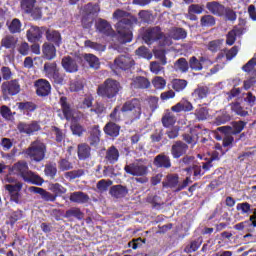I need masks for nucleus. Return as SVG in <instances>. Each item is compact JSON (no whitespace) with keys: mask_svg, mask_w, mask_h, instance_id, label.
<instances>
[{"mask_svg":"<svg viewBox=\"0 0 256 256\" xmlns=\"http://www.w3.org/2000/svg\"><path fill=\"white\" fill-rule=\"evenodd\" d=\"M113 19L118 21L116 32L119 43H131L133 41V31L131 29H133L134 25H139V19L121 9L113 13Z\"/></svg>","mask_w":256,"mask_h":256,"instance_id":"1","label":"nucleus"},{"mask_svg":"<svg viewBox=\"0 0 256 256\" xmlns=\"http://www.w3.org/2000/svg\"><path fill=\"white\" fill-rule=\"evenodd\" d=\"M13 175L23 178L26 183H33L34 185H41L43 179L33 171L29 170V165L25 161L16 162L10 169Z\"/></svg>","mask_w":256,"mask_h":256,"instance_id":"2","label":"nucleus"},{"mask_svg":"<svg viewBox=\"0 0 256 256\" xmlns=\"http://www.w3.org/2000/svg\"><path fill=\"white\" fill-rule=\"evenodd\" d=\"M142 39L146 45H153L155 41H159L160 39H163V45L169 46L173 44L171 37L165 36L159 26L147 28L142 34Z\"/></svg>","mask_w":256,"mask_h":256,"instance_id":"3","label":"nucleus"},{"mask_svg":"<svg viewBox=\"0 0 256 256\" xmlns=\"http://www.w3.org/2000/svg\"><path fill=\"white\" fill-rule=\"evenodd\" d=\"M121 90V84L117 80L108 78L103 84L99 85L97 88V93L99 97H105L106 99H113L119 95Z\"/></svg>","mask_w":256,"mask_h":256,"instance_id":"4","label":"nucleus"},{"mask_svg":"<svg viewBox=\"0 0 256 256\" xmlns=\"http://www.w3.org/2000/svg\"><path fill=\"white\" fill-rule=\"evenodd\" d=\"M121 111L133 123L141 117V101L139 99L128 100L122 105Z\"/></svg>","mask_w":256,"mask_h":256,"instance_id":"5","label":"nucleus"},{"mask_svg":"<svg viewBox=\"0 0 256 256\" xmlns=\"http://www.w3.org/2000/svg\"><path fill=\"white\" fill-rule=\"evenodd\" d=\"M124 171L128 173V175H133V177H141L136 178L137 183H147V181H149V179L145 177L147 173H149V168L140 162H133L126 165Z\"/></svg>","mask_w":256,"mask_h":256,"instance_id":"6","label":"nucleus"},{"mask_svg":"<svg viewBox=\"0 0 256 256\" xmlns=\"http://www.w3.org/2000/svg\"><path fill=\"white\" fill-rule=\"evenodd\" d=\"M26 155L31 159V161H36L39 163L45 159V153H47V147L45 144L39 140H36L30 144L28 149L25 151Z\"/></svg>","mask_w":256,"mask_h":256,"instance_id":"7","label":"nucleus"},{"mask_svg":"<svg viewBox=\"0 0 256 256\" xmlns=\"http://www.w3.org/2000/svg\"><path fill=\"white\" fill-rule=\"evenodd\" d=\"M21 9L33 19H41V7L37 5V0H21Z\"/></svg>","mask_w":256,"mask_h":256,"instance_id":"8","label":"nucleus"},{"mask_svg":"<svg viewBox=\"0 0 256 256\" xmlns=\"http://www.w3.org/2000/svg\"><path fill=\"white\" fill-rule=\"evenodd\" d=\"M135 66V60L129 55H120L114 60L112 69H121V71H129Z\"/></svg>","mask_w":256,"mask_h":256,"instance_id":"9","label":"nucleus"},{"mask_svg":"<svg viewBox=\"0 0 256 256\" xmlns=\"http://www.w3.org/2000/svg\"><path fill=\"white\" fill-rule=\"evenodd\" d=\"M2 93L11 96L19 95V93H21V84H19V80L14 79L2 83Z\"/></svg>","mask_w":256,"mask_h":256,"instance_id":"10","label":"nucleus"},{"mask_svg":"<svg viewBox=\"0 0 256 256\" xmlns=\"http://www.w3.org/2000/svg\"><path fill=\"white\" fill-rule=\"evenodd\" d=\"M187 151H189V145L181 140L175 141L170 149L173 159H179L183 157V155H187Z\"/></svg>","mask_w":256,"mask_h":256,"instance_id":"11","label":"nucleus"},{"mask_svg":"<svg viewBox=\"0 0 256 256\" xmlns=\"http://www.w3.org/2000/svg\"><path fill=\"white\" fill-rule=\"evenodd\" d=\"M245 125H247V122L245 121H234L232 122L231 126H222L218 127L217 131L220 133H232V135H239L241 131L245 129Z\"/></svg>","mask_w":256,"mask_h":256,"instance_id":"12","label":"nucleus"},{"mask_svg":"<svg viewBox=\"0 0 256 256\" xmlns=\"http://www.w3.org/2000/svg\"><path fill=\"white\" fill-rule=\"evenodd\" d=\"M28 191H30V193H36L37 195H40V197L43 201H47V202L50 201L53 203L54 201L57 200V194L48 192L47 190H45L43 188L31 186L28 188Z\"/></svg>","mask_w":256,"mask_h":256,"instance_id":"13","label":"nucleus"},{"mask_svg":"<svg viewBox=\"0 0 256 256\" xmlns=\"http://www.w3.org/2000/svg\"><path fill=\"white\" fill-rule=\"evenodd\" d=\"M17 129L20 133H25L26 135H31V133L40 131L41 125H39V122H37V121H32L30 124H27L25 122H20L17 126Z\"/></svg>","mask_w":256,"mask_h":256,"instance_id":"14","label":"nucleus"},{"mask_svg":"<svg viewBox=\"0 0 256 256\" xmlns=\"http://www.w3.org/2000/svg\"><path fill=\"white\" fill-rule=\"evenodd\" d=\"M36 93L39 97H47L51 93V83L45 79H39L35 82Z\"/></svg>","mask_w":256,"mask_h":256,"instance_id":"15","label":"nucleus"},{"mask_svg":"<svg viewBox=\"0 0 256 256\" xmlns=\"http://www.w3.org/2000/svg\"><path fill=\"white\" fill-rule=\"evenodd\" d=\"M61 65L66 73H77L79 71V65L77 64V60L71 58V56H66L62 58Z\"/></svg>","mask_w":256,"mask_h":256,"instance_id":"16","label":"nucleus"},{"mask_svg":"<svg viewBox=\"0 0 256 256\" xmlns=\"http://www.w3.org/2000/svg\"><path fill=\"white\" fill-rule=\"evenodd\" d=\"M17 43H19L18 37L7 34L1 39L0 47H4V49H10V51H15L17 48Z\"/></svg>","mask_w":256,"mask_h":256,"instance_id":"17","label":"nucleus"},{"mask_svg":"<svg viewBox=\"0 0 256 256\" xmlns=\"http://www.w3.org/2000/svg\"><path fill=\"white\" fill-rule=\"evenodd\" d=\"M119 149L115 146H111L106 150L105 161L108 165H115L119 161Z\"/></svg>","mask_w":256,"mask_h":256,"instance_id":"18","label":"nucleus"},{"mask_svg":"<svg viewBox=\"0 0 256 256\" xmlns=\"http://www.w3.org/2000/svg\"><path fill=\"white\" fill-rule=\"evenodd\" d=\"M42 53L47 61H53V59L57 57V49L55 48V45L49 42H45L42 45Z\"/></svg>","mask_w":256,"mask_h":256,"instance_id":"19","label":"nucleus"},{"mask_svg":"<svg viewBox=\"0 0 256 256\" xmlns=\"http://www.w3.org/2000/svg\"><path fill=\"white\" fill-rule=\"evenodd\" d=\"M69 199L71 203H78L79 205L89 203V195L81 191L70 193Z\"/></svg>","mask_w":256,"mask_h":256,"instance_id":"20","label":"nucleus"},{"mask_svg":"<svg viewBox=\"0 0 256 256\" xmlns=\"http://www.w3.org/2000/svg\"><path fill=\"white\" fill-rule=\"evenodd\" d=\"M59 103L61 105L64 119L71 121V119H73V108H71V105L67 103V98L61 97Z\"/></svg>","mask_w":256,"mask_h":256,"instance_id":"21","label":"nucleus"},{"mask_svg":"<svg viewBox=\"0 0 256 256\" xmlns=\"http://www.w3.org/2000/svg\"><path fill=\"white\" fill-rule=\"evenodd\" d=\"M96 29L99 31V33H102L103 35H113V28L111 27V24L107 22V20L98 19L96 23Z\"/></svg>","mask_w":256,"mask_h":256,"instance_id":"22","label":"nucleus"},{"mask_svg":"<svg viewBox=\"0 0 256 256\" xmlns=\"http://www.w3.org/2000/svg\"><path fill=\"white\" fill-rule=\"evenodd\" d=\"M27 39L30 43H37L41 39V29L37 26H31L26 33Z\"/></svg>","mask_w":256,"mask_h":256,"instance_id":"23","label":"nucleus"},{"mask_svg":"<svg viewBox=\"0 0 256 256\" xmlns=\"http://www.w3.org/2000/svg\"><path fill=\"white\" fill-rule=\"evenodd\" d=\"M154 165L156 167H164V169H169L171 167V159L165 154H159L154 158Z\"/></svg>","mask_w":256,"mask_h":256,"instance_id":"24","label":"nucleus"},{"mask_svg":"<svg viewBox=\"0 0 256 256\" xmlns=\"http://www.w3.org/2000/svg\"><path fill=\"white\" fill-rule=\"evenodd\" d=\"M132 87L134 89H149V87H151V82L143 76H138L133 79Z\"/></svg>","mask_w":256,"mask_h":256,"instance_id":"25","label":"nucleus"},{"mask_svg":"<svg viewBox=\"0 0 256 256\" xmlns=\"http://www.w3.org/2000/svg\"><path fill=\"white\" fill-rule=\"evenodd\" d=\"M206 8L213 15H225V6L219 4V2H208Z\"/></svg>","mask_w":256,"mask_h":256,"instance_id":"26","label":"nucleus"},{"mask_svg":"<svg viewBox=\"0 0 256 256\" xmlns=\"http://www.w3.org/2000/svg\"><path fill=\"white\" fill-rule=\"evenodd\" d=\"M171 111L174 113H181V111H193V104L187 100H181L171 107Z\"/></svg>","mask_w":256,"mask_h":256,"instance_id":"27","label":"nucleus"},{"mask_svg":"<svg viewBox=\"0 0 256 256\" xmlns=\"http://www.w3.org/2000/svg\"><path fill=\"white\" fill-rule=\"evenodd\" d=\"M129 193V190H127V187L123 185H115L112 186L110 189V195L112 197H115L116 199H121L125 197Z\"/></svg>","mask_w":256,"mask_h":256,"instance_id":"28","label":"nucleus"},{"mask_svg":"<svg viewBox=\"0 0 256 256\" xmlns=\"http://www.w3.org/2000/svg\"><path fill=\"white\" fill-rule=\"evenodd\" d=\"M65 219H78V221H81L85 217V214L81 211V208L78 207H72L69 208L65 214H64Z\"/></svg>","mask_w":256,"mask_h":256,"instance_id":"29","label":"nucleus"},{"mask_svg":"<svg viewBox=\"0 0 256 256\" xmlns=\"http://www.w3.org/2000/svg\"><path fill=\"white\" fill-rule=\"evenodd\" d=\"M163 187H169L170 189H177L179 186V175L168 174L163 181Z\"/></svg>","mask_w":256,"mask_h":256,"instance_id":"30","label":"nucleus"},{"mask_svg":"<svg viewBox=\"0 0 256 256\" xmlns=\"http://www.w3.org/2000/svg\"><path fill=\"white\" fill-rule=\"evenodd\" d=\"M243 35V30L241 28H234L228 32L226 35V45H234L235 41H237V37H241Z\"/></svg>","mask_w":256,"mask_h":256,"instance_id":"31","label":"nucleus"},{"mask_svg":"<svg viewBox=\"0 0 256 256\" xmlns=\"http://www.w3.org/2000/svg\"><path fill=\"white\" fill-rule=\"evenodd\" d=\"M119 131H121V126L113 122H108L104 127V133L109 137H119Z\"/></svg>","mask_w":256,"mask_h":256,"instance_id":"32","label":"nucleus"},{"mask_svg":"<svg viewBox=\"0 0 256 256\" xmlns=\"http://www.w3.org/2000/svg\"><path fill=\"white\" fill-rule=\"evenodd\" d=\"M46 39L51 43H54L57 47L61 45V33L57 30H47L46 31Z\"/></svg>","mask_w":256,"mask_h":256,"instance_id":"33","label":"nucleus"},{"mask_svg":"<svg viewBox=\"0 0 256 256\" xmlns=\"http://www.w3.org/2000/svg\"><path fill=\"white\" fill-rule=\"evenodd\" d=\"M43 71L46 77L51 79L59 71V66H57V62H46Z\"/></svg>","mask_w":256,"mask_h":256,"instance_id":"34","label":"nucleus"},{"mask_svg":"<svg viewBox=\"0 0 256 256\" xmlns=\"http://www.w3.org/2000/svg\"><path fill=\"white\" fill-rule=\"evenodd\" d=\"M17 107L20 111L26 113V115H29V113H33V111L37 109V105L33 102H19L17 103Z\"/></svg>","mask_w":256,"mask_h":256,"instance_id":"35","label":"nucleus"},{"mask_svg":"<svg viewBox=\"0 0 256 256\" xmlns=\"http://www.w3.org/2000/svg\"><path fill=\"white\" fill-rule=\"evenodd\" d=\"M78 157L81 160L89 159L91 157V147L87 144L78 145Z\"/></svg>","mask_w":256,"mask_h":256,"instance_id":"36","label":"nucleus"},{"mask_svg":"<svg viewBox=\"0 0 256 256\" xmlns=\"http://www.w3.org/2000/svg\"><path fill=\"white\" fill-rule=\"evenodd\" d=\"M230 109L233 113L239 115L240 117H247V115H249V112L243 109V106H241V103L239 102L230 103Z\"/></svg>","mask_w":256,"mask_h":256,"instance_id":"37","label":"nucleus"},{"mask_svg":"<svg viewBox=\"0 0 256 256\" xmlns=\"http://www.w3.org/2000/svg\"><path fill=\"white\" fill-rule=\"evenodd\" d=\"M8 30L12 35H15L16 33H21V20L14 18L8 24Z\"/></svg>","mask_w":256,"mask_h":256,"instance_id":"38","label":"nucleus"},{"mask_svg":"<svg viewBox=\"0 0 256 256\" xmlns=\"http://www.w3.org/2000/svg\"><path fill=\"white\" fill-rule=\"evenodd\" d=\"M174 68L176 71H181V73H187L189 71V63L185 58H180L175 62Z\"/></svg>","mask_w":256,"mask_h":256,"instance_id":"39","label":"nucleus"},{"mask_svg":"<svg viewBox=\"0 0 256 256\" xmlns=\"http://www.w3.org/2000/svg\"><path fill=\"white\" fill-rule=\"evenodd\" d=\"M170 37L176 41H179V39H185V37H187V31L183 28H174L170 32Z\"/></svg>","mask_w":256,"mask_h":256,"instance_id":"40","label":"nucleus"},{"mask_svg":"<svg viewBox=\"0 0 256 256\" xmlns=\"http://www.w3.org/2000/svg\"><path fill=\"white\" fill-rule=\"evenodd\" d=\"M209 94V87L207 86H198L194 92L193 97H196L197 99H205L207 95Z\"/></svg>","mask_w":256,"mask_h":256,"instance_id":"41","label":"nucleus"},{"mask_svg":"<svg viewBox=\"0 0 256 256\" xmlns=\"http://www.w3.org/2000/svg\"><path fill=\"white\" fill-rule=\"evenodd\" d=\"M85 175V169H77L68 171L64 174L66 179H69V181H73L74 179H79V177H83Z\"/></svg>","mask_w":256,"mask_h":256,"instance_id":"42","label":"nucleus"},{"mask_svg":"<svg viewBox=\"0 0 256 256\" xmlns=\"http://www.w3.org/2000/svg\"><path fill=\"white\" fill-rule=\"evenodd\" d=\"M44 172H45V175H47V177H51V179H55V175H57V164L53 162L46 164Z\"/></svg>","mask_w":256,"mask_h":256,"instance_id":"43","label":"nucleus"},{"mask_svg":"<svg viewBox=\"0 0 256 256\" xmlns=\"http://www.w3.org/2000/svg\"><path fill=\"white\" fill-rule=\"evenodd\" d=\"M100 137H101V130H99V126L92 127L90 132V140L92 141L91 145H97V143H99L100 141Z\"/></svg>","mask_w":256,"mask_h":256,"instance_id":"44","label":"nucleus"},{"mask_svg":"<svg viewBox=\"0 0 256 256\" xmlns=\"http://www.w3.org/2000/svg\"><path fill=\"white\" fill-rule=\"evenodd\" d=\"M85 61H87L88 65H90V67H92V69H99V58H97L95 55L93 54H86L84 56Z\"/></svg>","mask_w":256,"mask_h":256,"instance_id":"45","label":"nucleus"},{"mask_svg":"<svg viewBox=\"0 0 256 256\" xmlns=\"http://www.w3.org/2000/svg\"><path fill=\"white\" fill-rule=\"evenodd\" d=\"M136 55L138 57H143V59H152L153 54L149 51V49L145 46H140L138 49L135 51Z\"/></svg>","mask_w":256,"mask_h":256,"instance_id":"46","label":"nucleus"},{"mask_svg":"<svg viewBox=\"0 0 256 256\" xmlns=\"http://www.w3.org/2000/svg\"><path fill=\"white\" fill-rule=\"evenodd\" d=\"M185 87H187V80L174 79L172 81V89H174V91H177V92L183 91Z\"/></svg>","mask_w":256,"mask_h":256,"instance_id":"47","label":"nucleus"},{"mask_svg":"<svg viewBox=\"0 0 256 256\" xmlns=\"http://www.w3.org/2000/svg\"><path fill=\"white\" fill-rule=\"evenodd\" d=\"M5 189L10 193V195L19 193V191L23 189V183L16 182L15 184H7L5 185Z\"/></svg>","mask_w":256,"mask_h":256,"instance_id":"48","label":"nucleus"},{"mask_svg":"<svg viewBox=\"0 0 256 256\" xmlns=\"http://www.w3.org/2000/svg\"><path fill=\"white\" fill-rule=\"evenodd\" d=\"M58 169L60 171H71V169H73V163L69 162L65 158H61L58 161Z\"/></svg>","mask_w":256,"mask_h":256,"instance_id":"49","label":"nucleus"},{"mask_svg":"<svg viewBox=\"0 0 256 256\" xmlns=\"http://www.w3.org/2000/svg\"><path fill=\"white\" fill-rule=\"evenodd\" d=\"M101 11V8L97 4L88 3L84 6V13L86 15H96V13H99Z\"/></svg>","mask_w":256,"mask_h":256,"instance_id":"50","label":"nucleus"},{"mask_svg":"<svg viewBox=\"0 0 256 256\" xmlns=\"http://www.w3.org/2000/svg\"><path fill=\"white\" fill-rule=\"evenodd\" d=\"M200 24L202 27H213V25H215V17L212 15L202 16Z\"/></svg>","mask_w":256,"mask_h":256,"instance_id":"51","label":"nucleus"},{"mask_svg":"<svg viewBox=\"0 0 256 256\" xmlns=\"http://www.w3.org/2000/svg\"><path fill=\"white\" fill-rule=\"evenodd\" d=\"M113 185V181L111 180H100L96 184V187L100 193H103L109 189Z\"/></svg>","mask_w":256,"mask_h":256,"instance_id":"52","label":"nucleus"},{"mask_svg":"<svg viewBox=\"0 0 256 256\" xmlns=\"http://www.w3.org/2000/svg\"><path fill=\"white\" fill-rule=\"evenodd\" d=\"M175 116L171 113H166L162 117V124L164 127H171V125H175Z\"/></svg>","mask_w":256,"mask_h":256,"instance_id":"53","label":"nucleus"},{"mask_svg":"<svg viewBox=\"0 0 256 256\" xmlns=\"http://www.w3.org/2000/svg\"><path fill=\"white\" fill-rule=\"evenodd\" d=\"M228 121H231V115L227 112H222L215 118L216 125H224V123H228Z\"/></svg>","mask_w":256,"mask_h":256,"instance_id":"54","label":"nucleus"},{"mask_svg":"<svg viewBox=\"0 0 256 256\" xmlns=\"http://www.w3.org/2000/svg\"><path fill=\"white\" fill-rule=\"evenodd\" d=\"M138 17L141 23H151L153 15L147 10H142L138 13Z\"/></svg>","mask_w":256,"mask_h":256,"instance_id":"55","label":"nucleus"},{"mask_svg":"<svg viewBox=\"0 0 256 256\" xmlns=\"http://www.w3.org/2000/svg\"><path fill=\"white\" fill-rule=\"evenodd\" d=\"M50 79L55 85H63L65 83V73L58 70Z\"/></svg>","mask_w":256,"mask_h":256,"instance_id":"56","label":"nucleus"},{"mask_svg":"<svg viewBox=\"0 0 256 256\" xmlns=\"http://www.w3.org/2000/svg\"><path fill=\"white\" fill-rule=\"evenodd\" d=\"M152 85L155 87V89H165V85H167V81L161 76H156L152 80Z\"/></svg>","mask_w":256,"mask_h":256,"instance_id":"57","label":"nucleus"},{"mask_svg":"<svg viewBox=\"0 0 256 256\" xmlns=\"http://www.w3.org/2000/svg\"><path fill=\"white\" fill-rule=\"evenodd\" d=\"M195 116L199 121H205L209 117V110L205 107L199 108L195 111Z\"/></svg>","mask_w":256,"mask_h":256,"instance_id":"58","label":"nucleus"},{"mask_svg":"<svg viewBox=\"0 0 256 256\" xmlns=\"http://www.w3.org/2000/svg\"><path fill=\"white\" fill-rule=\"evenodd\" d=\"M84 45L85 47H89L90 49H94L95 51H105V45L93 42L91 40H86L84 42Z\"/></svg>","mask_w":256,"mask_h":256,"instance_id":"59","label":"nucleus"},{"mask_svg":"<svg viewBox=\"0 0 256 256\" xmlns=\"http://www.w3.org/2000/svg\"><path fill=\"white\" fill-rule=\"evenodd\" d=\"M163 69L165 68L163 67V64H161V62L160 63L158 61L150 62V71L151 73H154V75H159V73H161Z\"/></svg>","mask_w":256,"mask_h":256,"instance_id":"60","label":"nucleus"},{"mask_svg":"<svg viewBox=\"0 0 256 256\" xmlns=\"http://www.w3.org/2000/svg\"><path fill=\"white\" fill-rule=\"evenodd\" d=\"M224 134L223 138V147H231L233 145V141H235V138H233L232 132H222Z\"/></svg>","mask_w":256,"mask_h":256,"instance_id":"61","label":"nucleus"},{"mask_svg":"<svg viewBox=\"0 0 256 256\" xmlns=\"http://www.w3.org/2000/svg\"><path fill=\"white\" fill-rule=\"evenodd\" d=\"M154 57L160 61L161 65H167V57L165 56V50L154 51Z\"/></svg>","mask_w":256,"mask_h":256,"instance_id":"62","label":"nucleus"},{"mask_svg":"<svg viewBox=\"0 0 256 256\" xmlns=\"http://www.w3.org/2000/svg\"><path fill=\"white\" fill-rule=\"evenodd\" d=\"M189 65L194 71H201L203 69V65L195 56L190 58Z\"/></svg>","mask_w":256,"mask_h":256,"instance_id":"63","label":"nucleus"},{"mask_svg":"<svg viewBox=\"0 0 256 256\" xmlns=\"http://www.w3.org/2000/svg\"><path fill=\"white\" fill-rule=\"evenodd\" d=\"M52 131L54 132V135L56 137V141L58 143H61L65 139V131L57 128L56 126L52 127Z\"/></svg>","mask_w":256,"mask_h":256,"instance_id":"64","label":"nucleus"}]
</instances>
